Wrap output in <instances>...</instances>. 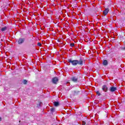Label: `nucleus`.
<instances>
[{
    "instance_id": "nucleus-1",
    "label": "nucleus",
    "mask_w": 125,
    "mask_h": 125,
    "mask_svg": "<svg viewBox=\"0 0 125 125\" xmlns=\"http://www.w3.org/2000/svg\"><path fill=\"white\" fill-rule=\"evenodd\" d=\"M68 62L71 63L72 66H77V65H80V66H83V63H84L82 59H80L79 61L78 60H73L71 59H68Z\"/></svg>"
},
{
    "instance_id": "nucleus-2",
    "label": "nucleus",
    "mask_w": 125,
    "mask_h": 125,
    "mask_svg": "<svg viewBox=\"0 0 125 125\" xmlns=\"http://www.w3.org/2000/svg\"><path fill=\"white\" fill-rule=\"evenodd\" d=\"M77 5H78V3L77 2V0H73L72 5L73 8H75L77 7Z\"/></svg>"
},
{
    "instance_id": "nucleus-3",
    "label": "nucleus",
    "mask_w": 125,
    "mask_h": 125,
    "mask_svg": "<svg viewBox=\"0 0 125 125\" xmlns=\"http://www.w3.org/2000/svg\"><path fill=\"white\" fill-rule=\"evenodd\" d=\"M58 81H59V80L58 79V78H57V77H54L52 79L53 83H54L55 84H56V83H57V82H58Z\"/></svg>"
},
{
    "instance_id": "nucleus-4",
    "label": "nucleus",
    "mask_w": 125,
    "mask_h": 125,
    "mask_svg": "<svg viewBox=\"0 0 125 125\" xmlns=\"http://www.w3.org/2000/svg\"><path fill=\"white\" fill-rule=\"evenodd\" d=\"M102 89L104 92H107L108 91V87L105 85H104L102 87Z\"/></svg>"
},
{
    "instance_id": "nucleus-5",
    "label": "nucleus",
    "mask_w": 125,
    "mask_h": 125,
    "mask_svg": "<svg viewBox=\"0 0 125 125\" xmlns=\"http://www.w3.org/2000/svg\"><path fill=\"white\" fill-rule=\"evenodd\" d=\"M24 41H25V39L24 38H20L18 41V43H19V44H22V43L24 42Z\"/></svg>"
},
{
    "instance_id": "nucleus-6",
    "label": "nucleus",
    "mask_w": 125,
    "mask_h": 125,
    "mask_svg": "<svg viewBox=\"0 0 125 125\" xmlns=\"http://www.w3.org/2000/svg\"><path fill=\"white\" fill-rule=\"evenodd\" d=\"M116 90H117L116 87L111 86L110 87L109 91L111 92H114V91H116Z\"/></svg>"
},
{
    "instance_id": "nucleus-7",
    "label": "nucleus",
    "mask_w": 125,
    "mask_h": 125,
    "mask_svg": "<svg viewBox=\"0 0 125 125\" xmlns=\"http://www.w3.org/2000/svg\"><path fill=\"white\" fill-rule=\"evenodd\" d=\"M109 12V8H107L104 11V15L106 16L107 14H108V13Z\"/></svg>"
},
{
    "instance_id": "nucleus-8",
    "label": "nucleus",
    "mask_w": 125,
    "mask_h": 125,
    "mask_svg": "<svg viewBox=\"0 0 125 125\" xmlns=\"http://www.w3.org/2000/svg\"><path fill=\"white\" fill-rule=\"evenodd\" d=\"M71 81L73 82V83H77L78 78H76V77H73L71 78Z\"/></svg>"
},
{
    "instance_id": "nucleus-9",
    "label": "nucleus",
    "mask_w": 125,
    "mask_h": 125,
    "mask_svg": "<svg viewBox=\"0 0 125 125\" xmlns=\"http://www.w3.org/2000/svg\"><path fill=\"white\" fill-rule=\"evenodd\" d=\"M60 104L59 102H54V106H55V107H58V106H59Z\"/></svg>"
},
{
    "instance_id": "nucleus-10",
    "label": "nucleus",
    "mask_w": 125,
    "mask_h": 125,
    "mask_svg": "<svg viewBox=\"0 0 125 125\" xmlns=\"http://www.w3.org/2000/svg\"><path fill=\"white\" fill-rule=\"evenodd\" d=\"M103 64L104 66H107V65H108V61L106 60H104L103 62Z\"/></svg>"
},
{
    "instance_id": "nucleus-11",
    "label": "nucleus",
    "mask_w": 125,
    "mask_h": 125,
    "mask_svg": "<svg viewBox=\"0 0 125 125\" xmlns=\"http://www.w3.org/2000/svg\"><path fill=\"white\" fill-rule=\"evenodd\" d=\"M7 30V26H5L1 29V32H4V31H6Z\"/></svg>"
},
{
    "instance_id": "nucleus-12",
    "label": "nucleus",
    "mask_w": 125,
    "mask_h": 125,
    "mask_svg": "<svg viewBox=\"0 0 125 125\" xmlns=\"http://www.w3.org/2000/svg\"><path fill=\"white\" fill-rule=\"evenodd\" d=\"M80 94V91H74V95H79Z\"/></svg>"
},
{
    "instance_id": "nucleus-13",
    "label": "nucleus",
    "mask_w": 125,
    "mask_h": 125,
    "mask_svg": "<svg viewBox=\"0 0 125 125\" xmlns=\"http://www.w3.org/2000/svg\"><path fill=\"white\" fill-rule=\"evenodd\" d=\"M23 84H27L28 81L26 80H24L22 82Z\"/></svg>"
},
{
    "instance_id": "nucleus-14",
    "label": "nucleus",
    "mask_w": 125,
    "mask_h": 125,
    "mask_svg": "<svg viewBox=\"0 0 125 125\" xmlns=\"http://www.w3.org/2000/svg\"><path fill=\"white\" fill-rule=\"evenodd\" d=\"M96 93L97 94V95H98V96H100V95H101V93H100L99 91H96Z\"/></svg>"
},
{
    "instance_id": "nucleus-15",
    "label": "nucleus",
    "mask_w": 125,
    "mask_h": 125,
    "mask_svg": "<svg viewBox=\"0 0 125 125\" xmlns=\"http://www.w3.org/2000/svg\"><path fill=\"white\" fill-rule=\"evenodd\" d=\"M50 111H51V112H52V113H53L55 111V108H51L50 109Z\"/></svg>"
},
{
    "instance_id": "nucleus-16",
    "label": "nucleus",
    "mask_w": 125,
    "mask_h": 125,
    "mask_svg": "<svg viewBox=\"0 0 125 125\" xmlns=\"http://www.w3.org/2000/svg\"><path fill=\"white\" fill-rule=\"evenodd\" d=\"M70 46H71V47H73V46H75V44L74 43H71L70 44Z\"/></svg>"
},
{
    "instance_id": "nucleus-17",
    "label": "nucleus",
    "mask_w": 125,
    "mask_h": 125,
    "mask_svg": "<svg viewBox=\"0 0 125 125\" xmlns=\"http://www.w3.org/2000/svg\"><path fill=\"white\" fill-rule=\"evenodd\" d=\"M38 46H42V43H41L40 42H38Z\"/></svg>"
},
{
    "instance_id": "nucleus-18",
    "label": "nucleus",
    "mask_w": 125,
    "mask_h": 125,
    "mask_svg": "<svg viewBox=\"0 0 125 125\" xmlns=\"http://www.w3.org/2000/svg\"><path fill=\"white\" fill-rule=\"evenodd\" d=\"M0 122H1V117H0Z\"/></svg>"
},
{
    "instance_id": "nucleus-19",
    "label": "nucleus",
    "mask_w": 125,
    "mask_h": 125,
    "mask_svg": "<svg viewBox=\"0 0 125 125\" xmlns=\"http://www.w3.org/2000/svg\"><path fill=\"white\" fill-rule=\"evenodd\" d=\"M124 49H125V47H124Z\"/></svg>"
}]
</instances>
